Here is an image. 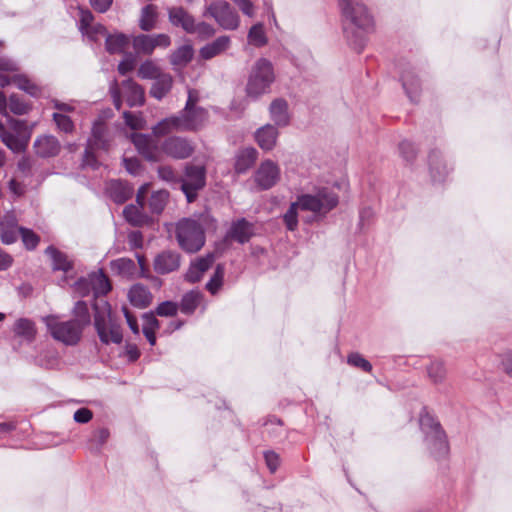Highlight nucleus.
<instances>
[{"label":"nucleus","mask_w":512,"mask_h":512,"mask_svg":"<svg viewBox=\"0 0 512 512\" xmlns=\"http://www.w3.org/2000/svg\"><path fill=\"white\" fill-rule=\"evenodd\" d=\"M104 132H105V130H100V129L93 130V136L91 139H89L90 149H93L94 147L101 148V149L108 148V144L104 140Z\"/></svg>","instance_id":"57"},{"label":"nucleus","mask_w":512,"mask_h":512,"mask_svg":"<svg viewBox=\"0 0 512 512\" xmlns=\"http://www.w3.org/2000/svg\"><path fill=\"white\" fill-rule=\"evenodd\" d=\"M201 294L197 291H190L183 295L179 309L184 314H192L198 307Z\"/></svg>","instance_id":"38"},{"label":"nucleus","mask_w":512,"mask_h":512,"mask_svg":"<svg viewBox=\"0 0 512 512\" xmlns=\"http://www.w3.org/2000/svg\"><path fill=\"white\" fill-rule=\"evenodd\" d=\"M420 426L426 435L425 440L431 452L436 457L446 455L448 442L440 424L429 415H425L420 418Z\"/></svg>","instance_id":"7"},{"label":"nucleus","mask_w":512,"mask_h":512,"mask_svg":"<svg viewBox=\"0 0 512 512\" xmlns=\"http://www.w3.org/2000/svg\"><path fill=\"white\" fill-rule=\"evenodd\" d=\"M19 228H0L1 241L6 245L16 242L20 235Z\"/></svg>","instance_id":"55"},{"label":"nucleus","mask_w":512,"mask_h":512,"mask_svg":"<svg viewBox=\"0 0 512 512\" xmlns=\"http://www.w3.org/2000/svg\"><path fill=\"white\" fill-rule=\"evenodd\" d=\"M82 34L87 36L91 41L97 42L102 37L107 36V30L103 25L95 23L91 27L84 30Z\"/></svg>","instance_id":"53"},{"label":"nucleus","mask_w":512,"mask_h":512,"mask_svg":"<svg viewBox=\"0 0 512 512\" xmlns=\"http://www.w3.org/2000/svg\"><path fill=\"white\" fill-rule=\"evenodd\" d=\"M248 42L255 47H262L267 44V37L264 26L261 23L253 25L248 32Z\"/></svg>","instance_id":"40"},{"label":"nucleus","mask_w":512,"mask_h":512,"mask_svg":"<svg viewBox=\"0 0 512 512\" xmlns=\"http://www.w3.org/2000/svg\"><path fill=\"white\" fill-rule=\"evenodd\" d=\"M143 319H144L143 330L156 331L160 326L158 319L155 317V315L153 313L144 314Z\"/></svg>","instance_id":"61"},{"label":"nucleus","mask_w":512,"mask_h":512,"mask_svg":"<svg viewBox=\"0 0 512 512\" xmlns=\"http://www.w3.org/2000/svg\"><path fill=\"white\" fill-rule=\"evenodd\" d=\"M215 261L213 253H209L204 257H199L191 262L188 271L186 272V280L191 283L200 281L206 271L210 269Z\"/></svg>","instance_id":"20"},{"label":"nucleus","mask_w":512,"mask_h":512,"mask_svg":"<svg viewBox=\"0 0 512 512\" xmlns=\"http://www.w3.org/2000/svg\"><path fill=\"white\" fill-rule=\"evenodd\" d=\"M258 151L253 147L240 149L235 155L234 170L237 174L247 172L256 162Z\"/></svg>","instance_id":"22"},{"label":"nucleus","mask_w":512,"mask_h":512,"mask_svg":"<svg viewBox=\"0 0 512 512\" xmlns=\"http://www.w3.org/2000/svg\"><path fill=\"white\" fill-rule=\"evenodd\" d=\"M53 107L56 111L52 116L57 128H74L78 119V112L75 107L70 103H63L58 100L53 102Z\"/></svg>","instance_id":"14"},{"label":"nucleus","mask_w":512,"mask_h":512,"mask_svg":"<svg viewBox=\"0 0 512 512\" xmlns=\"http://www.w3.org/2000/svg\"><path fill=\"white\" fill-rule=\"evenodd\" d=\"M349 365L362 369L365 372L372 370V365L359 353H351L347 357Z\"/></svg>","instance_id":"54"},{"label":"nucleus","mask_w":512,"mask_h":512,"mask_svg":"<svg viewBox=\"0 0 512 512\" xmlns=\"http://www.w3.org/2000/svg\"><path fill=\"white\" fill-rule=\"evenodd\" d=\"M264 458L269 470L273 473L279 466V456L273 451H267L264 453Z\"/></svg>","instance_id":"63"},{"label":"nucleus","mask_w":512,"mask_h":512,"mask_svg":"<svg viewBox=\"0 0 512 512\" xmlns=\"http://www.w3.org/2000/svg\"><path fill=\"white\" fill-rule=\"evenodd\" d=\"M194 56V49L192 45L185 44L177 48L170 56V63L176 70H180L191 62Z\"/></svg>","instance_id":"28"},{"label":"nucleus","mask_w":512,"mask_h":512,"mask_svg":"<svg viewBox=\"0 0 512 512\" xmlns=\"http://www.w3.org/2000/svg\"><path fill=\"white\" fill-rule=\"evenodd\" d=\"M179 305L176 302L164 301L156 308V314L161 317H172L177 314Z\"/></svg>","instance_id":"50"},{"label":"nucleus","mask_w":512,"mask_h":512,"mask_svg":"<svg viewBox=\"0 0 512 512\" xmlns=\"http://www.w3.org/2000/svg\"><path fill=\"white\" fill-rule=\"evenodd\" d=\"M133 47L139 54L150 55L153 53L154 46L151 35L141 34L133 39Z\"/></svg>","instance_id":"42"},{"label":"nucleus","mask_w":512,"mask_h":512,"mask_svg":"<svg viewBox=\"0 0 512 512\" xmlns=\"http://www.w3.org/2000/svg\"><path fill=\"white\" fill-rule=\"evenodd\" d=\"M344 17V34L357 52L365 45V35L373 31L374 19L361 0H338Z\"/></svg>","instance_id":"2"},{"label":"nucleus","mask_w":512,"mask_h":512,"mask_svg":"<svg viewBox=\"0 0 512 512\" xmlns=\"http://www.w3.org/2000/svg\"><path fill=\"white\" fill-rule=\"evenodd\" d=\"M169 20L174 26H181L187 33L190 32L195 22L192 15H190L182 7H173L169 10Z\"/></svg>","instance_id":"27"},{"label":"nucleus","mask_w":512,"mask_h":512,"mask_svg":"<svg viewBox=\"0 0 512 512\" xmlns=\"http://www.w3.org/2000/svg\"><path fill=\"white\" fill-rule=\"evenodd\" d=\"M229 46L230 38L228 36H220L213 42L208 43L202 47L200 49V56L205 60L212 59L213 57L227 50Z\"/></svg>","instance_id":"25"},{"label":"nucleus","mask_w":512,"mask_h":512,"mask_svg":"<svg viewBox=\"0 0 512 512\" xmlns=\"http://www.w3.org/2000/svg\"><path fill=\"white\" fill-rule=\"evenodd\" d=\"M73 316L74 318L72 320L77 322L82 328L88 326L90 324L91 317L87 303L84 301H77L73 308Z\"/></svg>","instance_id":"39"},{"label":"nucleus","mask_w":512,"mask_h":512,"mask_svg":"<svg viewBox=\"0 0 512 512\" xmlns=\"http://www.w3.org/2000/svg\"><path fill=\"white\" fill-rule=\"evenodd\" d=\"M165 130H151L149 133H132L131 141L137 151L149 161H158L162 154L175 159L191 156L194 146L185 138L166 137Z\"/></svg>","instance_id":"1"},{"label":"nucleus","mask_w":512,"mask_h":512,"mask_svg":"<svg viewBox=\"0 0 512 512\" xmlns=\"http://www.w3.org/2000/svg\"><path fill=\"white\" fill-rule=\"evenodd\" d=\"M30 130H0V138L13 152L23 151L30 139Z\"/></svg>","instance_id":"17"},{"label":"nucleus","mask_w":512,"mask_h":512,"mask_svg":"<svg viewBox=\"0 0 512 512\" xmlns=\"http://www.w3.org/2000/svg\"><path fill=\"white\" fill-rule=\"evenodd\" d=\"M280 179V169L271 160L263 161L254 174V181L261 190L272 188Z\"/></svg>","instance_id":"13"},{"label":"nucleus","mask_w":512,"mask_h":512,"mask_svg":"<svg viewBox=\"0 0 512 512\" xmlns=\"http://www.w3.org/2000/svg\"><path fill=\"white\" fill-rule=\"evenodd\" d=\"M124 119L125 123L128 126V128L134 129V128H142V117L139 114L131 113V112H125L124 113Z\"/></svg>","instance_id":"59"},{"label":"nucleus","mask_w":512,"mask_h":512,"mask_svg":"<svg viewBox=\"0 0 512 512\" xmlns=\"http://www.w3.org/2000/svg\"><path fill=\"white\" fill-rule=\"evenodd\" d=\"M157 19V6L148 4L142 9L139 26L144 31H150L155 27Z\"/></svg>","instance_id":"34"},{"label":"nucleus","mask_w":512,"mask_h":512,"mask_svg":"<svg viewBox=\"0 0 512 512\" xmlns=\"http://www.w3.org/2000/svg\"><path fill=\"white\" fill-rule=\"evenodd\" d=\"M208 111L202 107H193L189 111L183 110L181 117H171L164 120L159 126L154 128H194L195 126L204 125L208 120Z\"/></svg>","instance_id":"10"},{"label":"nucleus","mask_w":512,"mask_h":512,"mask_svg":"<svg viewBox=\"0 0 512 512\" xmlns=\"http://www.w3.org/2000/svg\"><path fill=\"white\" fill-rule=\"evenodd\" d=\"M501 364H502V368H503L504 372L508 376L512 377V352L511 351H507L502 355Z\"/></svg>","instance_id":"64"},{"label":"nucleus","mask_w":512,"mask_h":512,"mask_svg":"<svg viewBox=\"0 0 512 512\" xmlns=\"http://www.w3.org/2000/svg\"><path fill=\"white\" fill-rule=\"evenodd\" d=\"M109 436L110 433L107 428H99L93 432L91 442L97 447H100L107 442Z\"/></svg>","instance_id":"58"},{"label":"nucleus","mask_w":512,"mask_h":512,"mask_svg":"<svg viewBox=\"0 0 512 512\" xmlns=\"http://www.w3.org/2000/svg\"><path fill=\"white\" fill-rule=\"evenodd\" d=\"M128 244L131 249H139L143 246V235L140 231H132L128 235Z\"/></svg>","instance_id":"62"},{"label":"nucleus","mask_w":512,"mask_h":512,"mask_svg":"<svg viewBox=\"0 0 512 512\" xmlns=\"http://www.w3.org/2000/svg\"><path fill=\"white\" fill-rule=\"evenodd\" d=\"M275 81V73L272 63L265 59H258L251 68L246 84V94L252 98H258L270 91Z\"/></svg>","instance_id":"3"},{"label":"nucleus","mask_w":512,"mask_h":512,"mask_svg":"<svg viewBox=\"0 0 512 512\" xmlns=\"http://www.w3.org/2000/svg\"><path fill=\"white\" fill-rule=\"evenodd\" d=\"M18 66L11 59L0 57V73H17Z\"/></svg>","instance_id":"60"},{"label":"nucleus","mask_w":512,"mask_h":512,"mask_svg":"<svg viewBox=\"0 0 512 512\" xmlns=\"http://www.w3.org/2000/svg\"><path fill=\"white\" fill-rule=\"evenodd\" d=\"M300 206L297 201L291 203L287 212L283 215L284 223L288 230L294 231L298 226V210Z\"/></svg>","instance_id":"48"},{"label":"nucleus","mask_w":512,"mask_h":512,"mask_svg":"<svg viewBox=\"0 0 512 512\" xmlns=\"http://www.w3.org/2000/svg\"><path fill=\"white\" fill-rule=\"evenodd\" d=\"M253 235V224L245 218L238 219L231 224L226 234L228 240H234L244 244L250 240Z\"/></svg>","instance_id":"21"},{"label":"nucleus","mask_w":512,"mask_h":512,"mask_svg":"<svg viewBox=\"0 0 512 512\" xmlns=\"http://www.w3.org/2000/svg\"><path fill=\"white\" fill-rule=\"evenodd\" d=\"M429 172L434 182H443L452 167L438 150H432L428 157Z\"/></svg>","instance_id":"16"},{"label":"nucleus","mask_w":512,"mask_h":512,"mask_svg":"<svg viewBox=\"0 0 512 512\" xmlns=\"http://www.w3.org/2000/svg\"><path fill=\"white\" fill-rule=\"evenodd\" d=\"M128 297L131 304L138 308L147 307L152 300V294L142 284L133 285L129 290Z\"/></svg>","instance_id":"26"},{"label":"nucleus","mask_w":512,"mask_h":512,"mask_svg":"<svg viewBox=\"0 0 512 512\" xmlns=\"http://www.w3.org/2000/svg\"><path fill=\"white\" fill-rule=\"evenodd\" d=\"M152 84L150 89V95L158 100H161L166 94H168L173 85V78L168 73H163Z\"/></svg>","instance_id":"30"},{"label":"nucleus","mask_w":512,"mask_h":512,"mask_svg":"<svg viewBox=\"0 0 512 512\" xmlns=\"http://www.w3.org/2000/svg\"><path fill=\"white\" fill-rule=\"evenodd\" d=\"M74 289L80 296H86L90 292H92V282L90 274L88 275V277H82L78 281H76L74 284Z\"/></svg>","instance_id":"56"},{"label":"nucleus","mask_w":512,"mask_h":512,"mask_svg":"<svg viewBox=\"0 0 512 512\" xmlns=\"http://www.w3.org/2000/svg\"><path fill=\"white\" fill-rule=\"evenodd\" d=\"M192 29L193 30H190L189 33L197 34L201 39L210 38L215 34V29L213 26L206 22H194Z\"/></svg>","instance_id":"52"},{"label":"nucleus","mask_w":512,"mask_h":512,"mask_svg":"<svg viewBox=\"0 0 512 512\" xmlns=\"http://www.w3.org/2000/svg\"><path fill=\"white\" fill-rule=\"evenodd\" d=\"M14 331L28 341H32L36 334L34 323L28 319H19L15 323Z\"/></svg>","instance_id":"44"},{"label":"nucleus","mask_w":512,"mask_h":512,"mask_svg":"<svg viewBox=\"0 0 512 512\" xmlns=\"http://www.w3.org/2000/svg\"><path fill=\"white\" fill-rule=\"evenodd\" d=\"M13 84L33 97H37L41 93L39 86L33 83L26 75L18 72L14 73Z\"/></svg>","instance_id":"36"},{"label":"nucleus","mask_w":512,"mask_h":512,"mask_svg":"<svg viewBox=\"0 0 512 512\" xmlns=\"http://www.w3.org/2000/svg\"><path fill=\"white\" fill-rule=\"evenodd\" d=\"M176 239L187 253H196L205 244V231L198 220L183 218L176 224Z\"/></svg>","instance_id":"4"},{"label":"nucleus","mask_w":512,"mask_h":512,"mask_svg":"<svg viewBox=\"0 0 512 512\" xmlns=\"http://www.w3.org/2000/svg\"><path fill=\"white\" fill-rule=\"evenodd\" d=\"M181 255L177 251L164 250L157 254L153 261V268L157 274L165 275L179 269Z\"/></svg>","instance_id":"15"},{"label":"nucleus","mask_w":512,"mask_h":512,"mask_svg":"<svg viewBox=\"0 0 512 512\" xmlns=\"http://www.w3.org/2000/svg\"><path fill=\"white\" fill-rule=\"evenodd\" d=\"M119 89L130 107L142 106L145 103V90L133 79L124 80Z\"/></svg>","instance_id":"18"},{"label":"nucleus","mask_w":512,"mask_h":512,"mask_svg":"<svg viewBox=\"0 0 512 512\" xmlns=\"http://www.w3.org/2000/svg\"><path fill=\"white\" fill-rule=\"evenodd\" d=\"M206 15L214 18L215 21L226 30H235L239 26V17L230 4L223 0L212 2L206 8Z\"/></svg>","instance_id":"11"},{"label":"nucleus","mask_w":512,"mask_h":512,"mask_svg":"<svg viewBox=\"0 0 512 512\" xmlns=\"http://www.w3.org/2000/svg\"><path fill=\"white\" fill-rule=\"evenodd\" d=\"M301 210L326 214L338 203V197L327 188L318 190L315 194H303L296 200Z\"/></svg>","instance_id":"6"},{"label":"nucleus","mask_w":512,"mask_h":512,"mask_svg":"<svg viewBox=\"0 0 512 512\" xmlns=\"http://www.w3.org/2000/svg\"><path fill=\"white\" fill-rule=\"evenodd\" d=\"M426 370L428 378L432 383L441 384L444 382L447 370L443 361L437 359L432 360Z\"/></svg>","instance_id":"35"},{"label":"nucleus","mask_w":512,"mask_h":512,"mask_svg":"<svg viewBox=\"0 0 512 512\" xmlns=\"http://www.w3.org/2000/svg\"><path fill=\"white\" fill-rule=\"evenodd\" d=\"M129 44V39L126 35L119 33L115 35L106 36V50L110 54L122 53Z\"/></svg>","instance_id":"33"},{"label":"nucleus","mask_w":512,"mask_h":512,"mask_svg":"<svg viewBox=\"0 0 512 512\" xmlns=\"http://www.w3.org/2000/svg\"><path fill=\"white\" fill-rule=\"evenodd\" d=\"M9 110L16 115H25L31 110V105L26 103L16 94H12L8 100Z\"/></svg>","instance_id":"46"},{"label":"nucleus","mask_w":512,"mask_h":512,"mask_svg":"<svg viewBox=\"0 0 512 512\" xmlns=\"http://www.w3.org/2000/svg\"><path fill=\"white\" fill-rule=\"evenodd\" d=\"M92 282V292L95 296L105 295L111 290V285L107 276L102 270L90 274Z\"/></svg>","instance_id":"32"},{"label":"nucleus","mask_w":512,"mask_h":512,"mask_svg":"<svg viewBox=\"0 0 512 512\" xmlns=\"http://www.w3.org/2000/svg\"><path fill=\"white\" fill-rule=\"evenodd\" d=\"M277 130H256L255 141L263 150H271L276 144Z\"/></svg>","instance_id":"37"},{"label":"nucleus","mask_w":512,"mask_h":512,"mask_svg":"<svg viewBox=\"0 0 512 512\" xmlns=\"http://www.w3.org/2000/svg\"><path fill=\"white\" fill-rule=\"evenodd\" d=\"M106 194L117 204H123L133 195L134 189L127 182L111 180L106 183Z\"/></svg>","instance_id":"19"},{"label":"nucleus","mask_w":512,"mask_h":512,"mask_svg":"<svg viewBox=\"0 0 512 512\" xmlns=\"http://www.w3.org/2000/svg\"><path fill=\"white\" fill-rule=\"evenodd\" d=\"M19 233H20L19 236H21L24 246L28 250H33L37 247V245L40 241V238L34 231H32L31 229L22 227V228H19Z\"/></svg>","instance_id":"49"},{"label":"nucleus","mask_w":512,"mask_h":512,"mask_svg":"<svg viewBox=\"0 0 512 512\" xmlns=\"http://www.w3.org/2000/svg\"><path fill=\"white\" fill-rule=\"evenodd\" d=\"M43 322L53 339L66 346H75L82 338L84 328L71 319L63 321L58 316L49 315L43 318Z\"/></svg>","instance_id":"5"},{"label":"nucleus","mask_w":512,"mask_h":512,"mask_svg":"<svg viewBox=\"0 0 512 512\" xmlns=\"http://www.w3.org/2000/svg\"><path fill=\"white\" fill-rule=\"evenodd\" d=\"M399 155L407 165H412L417 157L418 149L410 141L404 140L399 143Z\"/></svg>","instance_id":"43"},{"label":"nucleus","mask_w":512,"mask_h":512,"mask_svg":"<svg viewBox=\"0 0 512 512\" xmlns=\"http://www.w3.org/2000/svg\"><path fill=\"white\" fill-rule=\"evenodd\" d=\"M269 110L276 125L287 126L289 124L288 103L285 99L277 98L273 100Z\"/></svg>","instance_id":"24"},{"label":"nucleus","mask_w":512,"mask_h":512,"mask_svg":"<svg viewBox=\"0 0 512 512\" xmlns=\"http://www.w3.org/2000/svg\"><path fill=\"white\" fill-rule=\"evenodd\" d=\"M158 176L160 179L171 185H178L180 183V177L170 166H159Z\"/></svg>","instance_id":"51"},{"label":"nucleus","mask_w":512,"mask_h":512,"mask_svg":"<svg viewBox=\"0 0 512 512\" xmlns=\"http://www.w3.org/2000/svg\"><path fill=\"white\" fill-rule=\"evenodd\" d=\"M94 326L103 344H120L123 339L121 327L110 316V313L96 312Z\"/></svg>","instance_id":"9"},{"label":"nucleus","mask_w":512,"mask_h":512,"mask_svg":"<svg viewBox=\"0 0 512 512\" xmlns=\"http://www.w3.org/2000/svg\"><path fill=\"white\" fill-rule=\"evenodd\" d=\"M45 253L51 258L54 270L67 272L72 268V264L68 260L67 255L57 250L55 247L49 246Z\"/></svg>","instance_id":"31"},{"label":"nucleus","mask_w":512,"mask_h":512,"mask_svg":"<svg viewBox=\"0 0 512 512\" xmlns=\"http://www.w3.org/2000/svg\"><path fill=\"white\" fill-rule=\"evenodd\" d=\"M169 193L165 190H159L152 193L149 199V208L152 213L160 214L168 201Z\"/></svg>","instance_id":"41"},{"label":"nucleus","mask_w":512,"mask_h":512,"mask_svg":"<svg viewBox=\"0 0 512 512\" xmlns=\"http://www.w3.org/2000/svg\"><path fill=\"white\" fill-rule=\"evenodd\" d=\"M148 188V184H144L139 188L137 192L136 202L140 207L130 204L127 205L123 210L125 220L132 226L141 227L148 224L150 221L149 217L141 210L144 205V199L148 192Z\"/></svg>","instance_id":"12"},{"label":"nucleus","mask_w":512,"mask_h":512,"mask_svg":"<svg viewBox=\"0 0 512 512\" xmlns=\"http://www.w3.org/2000/svg\"><path fill=\"white\" fill-rule=\"evenodd\" d=\"M163 73L151 60L143 62L138 69V76L142 79H157Z\"/></svg>","instance_id":"45"},{"label":"nucleus","mask_w":512,"mask_h":512,"mask_svg":"<svg viewBox=\"0 0 512 512\" xmlns=\"http://www.w3.org/2000/svg\"><path fill=\"white\" fill-rule=\"evenodd\" d=\"M224 273V266L222 264H218L216 266L213 276L206 284V288L211 294H216L221 288L223 284Z\"/></svg>","instance_id":"47"},{"label":"nucleus","mask_w":512,"mask_h":512,"mask_svg":"<svg viewBox=\"0 0 512 512\" xmlns=\"http://www.w3.org/2000/svg\"><path fill=\"white\" fill-rule=\"evenodd\" d=\"M206 183V170L203 166L187 165L183 177H180L181 190L189 203L193 202L199 190Z\"/></svg>","instance_id":"8"},{"label":"nucleus","mask_w":512,"mask_h":512,"mask_svg":"<svg viewBox=\"0 0 512 512\" xmlns=\"http://www.w3.org/2000/svg\"><path fill=\"white\" fill-rule=\"evenodd\" d=\"M35 150L41 157L54 156L59 151V142L53 136H42L35 142Z\"/></svg>","instance_id":"29"},{"label":"nucleus","mask_w":512,"mask_h":512,"mask_svg":"<svg viewBox=\"0 0 512 512\" xmlns=\"http://www.w3.org/2000/svg\"><path fill=\"white\" fill-rule=\"evenodd\" d=\"M401 81L403 88L405 89L409 98L412 101H416L421 90V84L418 75L412 68L404 69L401 73Z\"/></svg>","instance_id":"23"}]
</instances>
